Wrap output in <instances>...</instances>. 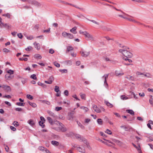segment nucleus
<instances>
[{
  "label": "nucleus",
  "instance_id": "6e6d98bb",
  "mask_svg": "<svg viewBox=\"0 0 153 153\" xmlns=\"http://www.w3.org/2000/svg\"><path fill=\"white\" fill-rule=\"evenodd\" d=\"M3 52H5V53H8L10 52V51L9 50H8L7 48H4L3 49Z\"/></svg>",
  "mask_w": 153,
  "mask_h": 153
},
{
  "label": "nucleus",
  "instance_id": "7ed1b4c3",
  "mask_svg": "<svg viewBox=\"0 0 153 153\" xmlns=\"http://www.w3.org/2000/svg\"><path fill=\"white\" fill-rule=\"evenodd\" d=\"M84 35L85 36V37L86 38V39L87 40H94V38L92 36L88 33L87 31L84 32Z\"/></svg>",
  "mask_w": 153,
  "mask_h": 153
},
{
  "label": "nucleus",
  "instance_id": "b1692460",
  "mask_svg": "<svg viewBox=\"0 0 153 153\" xmlns=\"http://www.w3.org/2000/svg\"><path fill=\"white\" fill-rule=\"evenodd\" d=\"M97 123L100 125L102 124L103 122L101 119H98L97 120Z\"/></svg>",
  "mask_w": 153,
  "mask_h": 153
},
{
  "label": "nucleus",
  "instance_id": "ea45409f",
  "mask_svg": "<svg viewBox=\"0 0 153 153\" xmlns=\"http://www.w3.org/2000/svg\"><path fill=\"white\" fill-rule=\"evenodd\" d=\"M80 95L82 99H85V94H82V93L80 94Z\"/></svg>",
  "mask_w": 153,
  "mask_h": 153
},
{
  "label": "nucleus",
  "instance_id": "39448f33",
  "mask_svg": "<svg viewBox=\"0 0 153 153\" xmlns=\"http://www.w3.org/2000/svg\"><path fill=\"white\" fill-rule=\"evenodd\" d=\"M108 74H105L102 76V78L104 79V85L106 87L108 86V84L106 81V79L108 78Z\"/></svg>",
  "mask_w": 153,
  "mask_h": 153
},
{
  "label": "nucleus",
  "instance_id": "69168bd1",
  "mask_svg": "<svg viewBox=\"0 0 153 153\" xmlns=\"http://www.w3.org/2000/svg\"><path fill=\"white\" fill-rule=\"evenodd\" d=\"M104 59L106 61H109L110 60L109 59L107 56H105L103 57Z\"/></svg>",
  "mask_w": 153,
  "mask_h": 153
},
{
  "label": "nucleus",
  "instance_id": "37998d69",
  "mask_svg": "<svg viewBox=\"0 0 153 153\" xmlns=\"http://www.w3.org/2000/svg\"><path fill=\"white\" fill-rule=\"evenodd\" d=\"M27 97L29 99L33 100V97L30 94H27Z\"/></svg>",
  "mask_w": 153,
  "mask_h": 153
},
{
  "label": "nucleus",
  "instance_id": "774afa93",
  "mask_svg": "<svg viewBox=\"0 0 153 153\" xmlns=\"http://www.w3.org/2000/svg\"><path fill=\"white\" fill-rule=\"evenodd\" d=\"M15 110L17 111H21L22 110V109L21 108H16L15 109Z\"/></svg>",
  "mask_w": 153,
  "mask_h": 153
},
{
  "label": "nucleus",
  "instance_id": "a211bd4d",
  "mask_svg": "<svg viewBox=\"0 0 153 153\" xmlns=\"http://www.w3.org/2000/svg\"><path fill=\"white\" fill-rule=\"evenodd\" d=\"M126 111L127 113H129L133 116L134 115V112L132 110H127Z\"/></svg>",
  "mask_w": 153,
  "mask_h": 153
},
{
  "label": "nucleus",
  "instance_id": "c756f323",
  "mask_svg": "<svg viewBox=\"0 0 153 153\" xmlns=\"http://www.w3.org/2000/svg\"><path fill=\"white\" fill-rule=\"evenodd\" d=\"M126 19L128 20V21H131V22H132L134 23H138L135 20L130 18H127V19Z\"/></svg>",
  "mask_w": 153,
  "mask_h": 153
},
{
  "label": "nucleus",
  "instance_id": "9d476101",
  "mask_svg": "<svg viewBox=\"0 0 153 153\" xmlns=\"http://www.w3.org/2000/svg\"><path fill=\"white\" fill-rule=\"evenodd\" d=\"M93 109L97 113H100V110L99 108H98L96 105H94L93 106Z\"/></svg>",
  "mask_w": 153,
  "mask_h": 153
},
{
  "label": "nucleus",
  "instance_id": "20e7f679",
  "mask_svg": "<svg viewBox=\"0 0 153 153\" xmlns=\"http://www.w3.org/2000/svg\"><path fill=\"white\" fill-rule=\"evenodd\" d=\"M74 111L69 113L68 115V120H73L74 118Z\"/></svg>",
  "mask_w": 153,
  "mask_h": 153
},
{
  "label": "nucleus",
  "instance_id": "5701e85b",
  "mask_svg": "<svg viewBox=\"0 0 153 153\" xmlns=\"http://www.w3.org/2000/svg\"><path fill=\"white\" fill-rule=\"evenodd\" d=\"M143 75H144L145 77L147 78H151V75L149 73H146V74H144L143 73Z\"/></svg>",
  "mask_w": 153,
  "mask_h": 153
},
{
  "label": "nucleus",
  "instance_id": "f03ea898",
  "mask_svg": "<svg viewBox=\"0 0 153 153\" xmlns=\"http://www.w3.org/2000/svg\"><path fill=\"white\" fill-rule=\"evenodd\" d=\"M56 124L57 125L59 126V129L60 130V131L62 132H65L67 130L66 127L62 124L61 123H60L58 121H56Z\"/></svg>",
  "mask_w": 153,
  "mask_h": 153
},
{
  "label": "nucleus",
  "instance_id": "f704fd0d",
  "mask_svg": "<svg viewBox=\"0 0 153 153\" xmlns=\"http://www.w3.org/2000/svg\"><path fill=\"white\" fill-rule=\"evenodd\" d=\"M120 47L122 48H123V49H120V50H128L129 49V48L128 47H127L126 46H120Z\"/></svg>",
  "mask_w": 153,
  "mask_h": 153
},
{
  "label": "nucleus",
  "instance_id": "e2e57ef3",
  "mask_svg": "<svg viewBox=\"0 0 153 153\" xmlns=\"http://www.w3.org/2000/svg\"><path fill=\"white\" fill-rule=\"evenodd\" d=\"M3 98H6L8 99H10L11 98V97L10 95H5L3 97Z\"/></svg>",
  "mask_w": 153,
  "mask_h": 153
},
{
  "label": "nucleus",
  "instance_id": "603ef678",
  "mask_svg": "<svg viewBox=\"0 0 153 153\" xmlns=\"http://www.w3.org/2000/svg\"><path fill=\"white\" fill-rule=\"evenodd\" d=\"M54 64L56 67L57 68H59L60 66V64L56 62H54Z\"/></svg>",
  "mask_w": 153,
  "mask_h": 153
},
{
  "label": "nucleus",
  "instance_id": "f3484780",
  "mask_svg": "<svg viewBox=\"0 0 153 153\" xmlns=\"http://www.w3.org/2000/svg\"><path fill=\"white\" fill-rule=\"evenodd\" d=\"M27 123L31 126H33L35 124L34 121L31 119L28 120Z\"/></svg>",
  "mask_w": 153,
  "mask_h": 153
},
{
  "label": "nucleus",
  "instance_id": "bf43d9fd",
  "mask_svg": "<svg viewBox=\"0 0 153 153\" xmlns=\"http://www.w3.org/2000/svg\"><path fill=\"white\" fill-rule=\"evenodd\" d=\"M62 107H56L55 108V110L58 111L62 109Z\"/></svg>",
  "mask_w": 153,
  "mask_h": 153
},
{
  "label": "nucleus",
  "instance_id": "aec40b11",
  "mask_svg": "<svg viewBox=\"0 0 153 153\" xmlns=\"http://www.w3.org/2000/svg\"><path fill=\"white\" fill-rule=\"evenodd\" d=\"M51 143L53 145L56 146H57L59 144V143L58 142L55 141V140H53L51 141Z\"/></svg>",
  "mask_w": 153,
  "mask_h": 153
},
{
  "label": "nucleus",
  "instance_id": "4468645a",
  "mask_svg": "<svg viewBox=\"0 0 153 153\" xmlns=\"http://www.w3.org/2000/svg\"><path fill=\"white\" fill-rule=\"evenodd\" d=\"M76 27L75 26L73 27L72 29H71L70 31L74 34H76L77 33L76 31Z\"/></svg>",
  "mask_w": 153,
  "mask_h": 153
},
{
  "label": "nucleus",
  "instance_id": "7c9ffc66",
  "mask_svg": "<svg viewBox=\"0 0 153 153\" xmlns=\"http://www.w3.org/2000/svg\"><path fill=\"white\" fill-rule=\"evenodd\" d=\"M98 140L99 141L102 142V143H103L104 144H105V145H107V146H111V145L110 144H108L106 142H104V141H102V140H101V139H99Z\"/></svg>",
  "mask_w": 153,
  "mask_h": 153
},
{
  "label": "nucleus",
  "instance_id": "4d7b16f0",
  "mask_svg": "<svg viewBox=\"0 0 153 153\" xmlns=\"http://www.w3.org/2000/svg\"><path fill=\"white\" fill-rule=\"evenodd\" d=\"M51 28H49L48 30H44L43 32L44 33H49L50 32Z\"/></svg>",
  "mask_w": 153,
  "mask_h": 153
},
{
  "label": "nucleus",
  "instance_id": "a878e982",
  "mask_svg": "<svg viewBox=\"0 0 153 153\" xmlns=\"http://www.w3.org/2000/svg\"><path fill=\"white\" fill-rule=\"evenodd\" d=\"M115 74L116 76H121L123 75L124 74L123 73H121L120 72H119L118 71H115Z\"/></svg>",
  "mask_w": 153,
  "mask_h": 153
},
{
  "label": "nucleus",
  "instance_id": "052dcab7",
  "mask_svg": "<svg viewBox=\"0 0 153 153\" xmlns=\"http://www.w3.org/2000/svg\"><path fill=\"white\" fill-rule=\"evenodd\" d=\"M17 36L20 39H22L23 37V36L22 34L21 33H18L17 34Z\"/></svg>",
  "mask_w": 153,
  "mask_h": 153
},
{
  "label": "nucleus",
  "instance_id": "c85d7f7f",
  "mask_svg": "<svg viewBox=\"0 0 153 153\" xmlns=\"http://www.w3.org/2000/svg\"><path fill=\"white\" fill-rule=\"evenodd\" d=\"M2 15V16H4L6 17L9 19L10 18V16H11L10 14H9V13L4 14H3Z\"/></svg>",
  "mask_w": 153,
  "mask_h": 153
},
{
  "label": "nucleus",
  "instance_id": "8fccbe9b",
  "mask_svg": "<svg viewBox=\"0 0 153 153\" xmlns=\"http://www.w3.org/2000/svg\"><path fill=\"white\" fill-rule=\"evenodd\" d=\"M13 124L15 126L17 127L19 125V124L18 122L16 121H14L13 123Z\"/></svg>",
  "mask_w": 153,
  "mask_h": 153
},
{
  "label": "nucleus",
  "instance_id": "2eb2a0df",
  "mask_svg": "<svg viewBox=\"0 0 153 153\" xmlns=\"http://www.w3.org/2000/svg\"><path fill=\"white\" fill-rule=\"evenodd\" d=\"M28 102L29 104L33 108H36L37 107V105L34 102H30L29 101H28Z\"/></svg>",
  "mask_w": 153,
  "mask_h": 153
},
{
  "label": "nucleus",
  "instance_id": "49530a36",
  "mask_svg": "<svg viewBox=\"0 0 153 153\" xmlns=\"http://www.w3.org/2000/svg\"><path fill=\"white\" fill-rule=\"evenodd\" d=\"M46 148L44 147L40 146L39 147V149L41 151H45Z\"/></svg>",
  "mask_w": 153,
  "mask_h": 153
},
{
  "label": "nucleus",
  "instance_id": "ddd939ff",
  "mask_svg": "<svg viewBox=\"0 0 153 153\" xmlns=\"http://www.w3.org/2000/svg\"><path fill=\"white\" fill-rule=\"evenodd\" d=\"M47 120L51 125H52L54 123L52 119L50 117H48L47 118Z\"/></svg>",
  "mask_w": 153,
  "mask_h": 153
},
{
  "label": "nucleus",
  "instance_id": "5fc2aeb1",
  "mask_svg": "<svg viewBox=\"0 0 153 153\" xmlns=\"http://www.w3.org/2000/svg\"><path fill=\"white\" fill-rule=\"evenodd\" d=\"M105 132L110 135L112 133L111 131L108 129H107Z\"/></svg>",
  "mask_w": 153,
  "mask_h": 153
},
{
  "label": "nucleus",
  "instance_id": "473e14b6",
  "mask_svg": "<svg viewBox=\"0 0 153 153\" xmlns=\"http://www.w3.org/2000/svg\"><path fill=\"white\" fill-rule=\"evenodd\" d=\"M105 103L107 106H109L110 108L113 107L112 105L108 101L105 102Z\"/></svg>",
  "mask_w": 153,
  "mask_h": 153
},
{
  "label": "nucleus",
  "instance_id": "6ab92c4d",
  "mask_svg": "<svg viewBox=\"0 0 153 153\" xmlns=\"http://www.w3.org/2000/svg\"><path fill=\"white\" fill-rule=\"evenodd\" d=\"M34 57L36 59H41L42 58V57L39 54H36L35 55Z\"/></svg>",
  "mask_w": 153,
  "mask_h": 153
},
{
  "label": "nucleus",
  "instance_id": "3c124183",
  "mask_svg": "<svg viewBox=\"0 0 153 153\" xmlns=\"http://www.w3.org/2000/svg\"><path fill=\"white\" fill-rule=\"evenodd\" d=\"M49 80L52 83L54 80V78L53 76H51L49 78Z\"/></svg>",
  "mask_w": 153,
  "mask_h": 153
},
{
  "label": "nucleus",
  "instance_id": "a19ab883",
  "mask_svg": "<svg viewBox=\"0 0 153 153\" xmlns=\"http://www.w3.org/2000/svg\"><path fill=\"white\" fill-rule=\"evenodd\" d=\"M25 104V103H21L20 102H18L16 103V105L19 106H24Z\"/></svg>",
  "mask_w": 153,
  "mask_h": 153
},
{
  "label": "nucleus",
  "instance_id": "e433bc0d",
  "mask_svg": "<svg viewBox=\"0 0 153 153\" xmlns=\"http://www.w3.org/2000/svg\"><path fill=\"white\" fill-rule=\"evenodd\" d=\"M68 33H67L65 32H64L62 33V36L64 37H67L68 34Z\"/></svg>",
  "mask_w": 153,
  "mask_h": 153
},
{
  "label": "nucleus",
  "instance_id": "4c0bfd02",
  "mask_svg": "<svg viewBox=\"0 0 153 153\" xmlns=\"http://www.w3.org/2000/svg\"><path fill=\"white\" fill-rule=\"evenodd\" d=\"M67 37L70 39H73L74 38V36L72 34L68 33Z\"/></svg>",
  "mask_w": 153,
  "mask_h": 153
},
{
  "label": "nucleus",
  "instance_id": "79ce46f5",
  "mask_svg": "<svg viewBox=\"0 0 153 153\" xmlns=\"http://www.w3.org/2000/svg\"><path fill=\"white\" fill-rule=\"evenodd\" d=\"M7 72L8 74L11 75L14 73V71L11 69L8 70Z\"/></svg>",
  "mask_w": 153,
  "mask_h": 153
},
{
  "label": "nucleus",
  "instance_id": "72a5a7b5",
  "mask_svg": "<svg viewBox=\"0 0 153 153\" xmlns=\"http://www.w3.org/2000/svg\"><path fill=\"white\" fill-rule=\"evenodd\" d=\"M39 125L42 127V128H43L45 127V125L44 124L43 122H42L41 121H40L39 122Z\"/></svg>",
  "mask_w": 153,
  "mask_h": 153
},
{
  "label": "nucleus",
  "instance_id": "0eeeda50",
  "mask_svg": "<svg viewBox=\"0 0 153 153\" xmlns=\"http://www.w3.org/2000/svg\"><path fill=\"white\" fill-rule=\"evenodd\" d=\"M2 88L6 90L7 92L10 91L11 89L10 87L9 86L3 85L2 86Z\"/></svg>",
  "mask_w": 153,
  "mask_h": 153
},
{
  "label": "nucleus",
  "instance_id": "cd10ccee",
  "mask_svg": "<svg viewBox=\"0 0 153 153\" xmlns=\"http://www.w3.org/2000/svg\"><path fill=\"white\" fill-rule=\"evenodd\" d=\"M126 78L129 80H134V78L133 76H126Z\"/></svg>",
  "mask_w": 153,
  "mask_h": 153
},
{
  "label": "nucleus",
  "instance_id": "9b49d317",
  "mask_svg": "<svg viewBox=\"0 0 153 153\" xmlns=\"http://www.w3.org/2000/svg\"><path fill=\"white\" fill-rule=\"evenodd\" d=\"M33 45H34L35 48H36L37 50H39L40 49V47L39 44V43H37L36 42L34 43Z\"/></svg>",
  "mask_w": 153,
  "mask_h": 153
},
{
  "label": "nucleus",
  "instance_id": "09e8293b",
  "mask_svg": "<svg viewBox=\"0 0 153 153\" xmlns=\"http://www.w3.org/2000/svg\"><path fill=\"white\" fill-rule=\"evenodd\" d=\"M65 63L68 65H71L72 64V62L70 60L66 61Z\"/></svg>",
  "mask_w": 153,
  "mask_h": 153
},
{
  "label": "nucleus",
  "instance_id": "0e129e2a",
  "mask_svg": "<svg viewBox=\"0 0 153 153\" xmlns=\"http://www.w3.org/2000/svg\"><path fill=\"white\" fill-rule=\"evenodd\" d=\"M64 94L65 96H68V91L67 90H65L64 91Z\"/></svg>",
  "mask_w": 153,
  "mask_h": 153
},
{
  "label": "nucleus",
  "instance_id": "393cba45",
  "mask_svg": "<svg viewBox=\"0 0 153 153\" xmlns=\"http://www.w3.org/2000/svg\"><path fill=\"white\" fill-rule=\"evenodd\" d=\"M2 27H3L6 28L7 29H9L10 27V25H9L7 24H4L3 23V24H2Z\"/></svg>",
  "mask_w": 153,
  "mask_h": 153
},
{
  "label": "nucleus",
  "instance_id": "a18cd8bd",
  "mask_svg": "<svg viewBox=\"0 0 153 153\" xmlns=\"http://www.w3.org/2000/svg\"><path fill=\"white\" fill-rule=\"evenodd\" d=\"M78 125L82 129H84L85 127L83 125H82L80 123L77 122Z\"/></svg>",
  "mask_w": 153,
  "mask_h": 153
},
{
  "label": "nucleus",
  "instance_id": "1a4fd4ad",
  "mask_svg": "<svg viewBox=\"0 0 153 153\" xmlns=\"http://www.w3.org/2000/svg\"><path fill=\"white\" fill-rule=\"evenodd\" d=\"M29 3L31 4H36L39 5V3L35 1H32L31 0H27V1Z\"/></svg>",
  "mask_w": 153,
  "mask_h": 153
},
{
  "label": "nucleus",
  "instance_id": "864d4df0",
  "mask_svg": "<svg viewBox=\"0 0 153 153\" xmlns=\"http://www.w3.org/2000/svg\"><path fill=\"white\" fill-rule=\"evenodd\" d=\"M48 113L50 115L52 116L53 117H55V114L51 111H49L48 112Z\"/></svg>",
  "mask_w": 153,
  "mask_h": 153
},
{
  "label": "nucleus",
  "instance_id": "2f4dec72",
  "mask_svg": "<svg viewBox=\"0 0 153 153\" xmlns=\"http://www.w3.org/2000/svg\"><path fill=\"white\" fill-rule=\"evenodd\" d=\"M86 19L89 21H91V22H93V23H94L97 25H99V22H97L96 21H95L94 20H90L88 19H87V18H86Z\"/></svg>",
  "mask_w": 153,
  "mask_h": 153
},
{
  "label": "nucleus",
  "instance_id": "bb28decb",
  "mask_svg": "<svg viewBox=\"0 0 153 153\" xmlns=\"http://www.w3.org/2000/svg\"><path fill=\"white\" fill-rule=\"evenodd\" d=\"M74 49V48L72 46H68L67 47V52H69L73 50Z\"/></svg>",
  "mask_w": 153,
  "mask_h": 153
},
{
  "label": "nucleus",
  "instance_id": "de8ad7c7",
  "mask_svg": "<svg viewBox=\"0 0 153 153\" xmlns=\"http://www.w3.org/2000/svg\"><path fill=\"white\" fill-rule=\"evenodd\" d=\"M121 98L123 100H126L128 99V98L125 95H122L121 96Z\"/></svg>",
  "mask_w": 153,
  "mask_h": 153
},
{
  "label": "nucleus",
  "instance_id": "338daca9",
  "mask_svg": "<svg viewBox=\"0 0 153 153\" xmlns=\"http://www.w3.org/2000/svg\"><path fill=\"white\" fill-rule=\"evenodd\" d=\"M54 52V51L52 49H51L49 50V53H50L53 54Z\"/></svg>",
  "mask_w": 153,
  "mask_h": 153
},
{
  "label": "nucleus",
  "instance_id": "6e6552de",
  "mask_svg": "<svg viewBox=\"0 0 153 153\" xmlns=\"http://www.w3.org/2000/svg\"><path fill=\"white\" fill-rule=\"evenodd\" d=\"M14 77L13 76H11V75L9 74H6L5 76V79L7 80H10L12 79Z\"/></svg>",
  "mask_w": 153,
  "mask_h": 153
},
{
  "label": "nucleus",
  "instance_id": "13d9d810",
  "mask_svg": "<svg viewBox=\"0 0 153 153\" xmlns=\"http://www.w3.org/2000/svg\"><path fill=\"white\" fill-rule=\"evenodd\" d=\"M59 91V87L58 86H56L55 87V91L58 92Z\"/></svg>",
  "mask_w": 153,
  "mask_h": 153
},
{
  "label": "nucleus",
  "instance_id": "412c9836",
  "mask_svg": "<svg viewBox=\"0 0 153 153\" xmlns=\"http://www.w3.org/2000/svg\"><path fill=\"white\" fill-rule=\"evenodd\" d=\"M80 108L83 109L85 112H86L88 110V109L87 108L83 106L81 107Z\"/></svg>",
  "mask_w": 153,
  "mask_h": 153
},
{
  "label": "nucleus",
  "instance_id": "680f3d73",
  "mask_svg": "<svg viewBox=\"0 0 153 153\" xmlns=\"http://www.w3.org/2000/svg\"><path fill=\"white\" fill-rule=\"evenodd\" d=\"M10 128L12 130H13V131H16V128L14 127L13 126H10Z\"/></svg>",
  "mask_w": 153,
  "mask_h": 153
},
{
  "label": "nucleus",
  "instance_id": "c03bdc74",
  "mask_svg": "<svg viewBox=\"0 0 153 153\" xmlns=\"http://www.w3.org/2000/svg\"><path fill=\"white\" fill-rule=\"evenodd\" d=\"M30 77L34 80H36L37 79L36 75L35 74H33L31 75Z\"/></svg>",
  "mask_w": 153,
  "mask_h": 153
},
{
  "label": "nucleus",
  "instance_id": "dca6fc26",
  "mask_svg": "<svg viewBox=\"0 0 153 153\" xmlns=\"http://www.w3.org/2000/svg\"><path fill=\"white\" fill-rule=\"evenodd\" d=\"M113 141L114 142H115L116 143H117L118 145L121 146L122 144V143L121 141H120L114 139L113 140Z\"/></svg>",
  "mask_w": 153,
  "mask_h": 153
},
{
  "label": "nucleus",
  "instance_id": "f8f14e48",
  "mask_svg": "<svg viewBox=\"0 0 153 153\" xmlns=\"http://www.w3.org/2000/svg\"><path fill=\"white\" fill-rule=\"evenodd\" d=\"M121 128H123L126 131H130L131 128H129L128 127L126 126L125 125H122L120 126Z\"/></svg>",
  "mask_w": 153,
  "mask_h": 153
},
{
  "label": "nucleus",
  "instance_id": "f257e3e1",
  "mask_svg": "<svg viewBox=\"0 0 153 153\" xmlns=\"http://www.w3.org/2000/svg\"><path fill=\"white\" fill-rule=\"evenodd\" d=\"M119 52L122 53L123 56L128 58H130L133 56L132 54L128 50H119Z\"/></svg>",
  "mask_w": 153,
  "mask_h": 153
},
{
  "label": "nucleus",
  "instance_id": "4be33fe9",
  "mask_svg": "<svg viewBox=\"0 0 153 153\" xmlns=\"http://www.w3.org/2000/svg\"><path fill=\"white\" fill-rule=\"evenodd\" d=\"M77 149L79 152H81L84 153L85 152V151L84 149H82L80 147H78L77 148Z\"/></svg>",
  "mask_w": 153,
  "mask_h": 153
},
{
  "label": "nucleus",
  "instance_id": "423d86ee",
  "mask_svg": "<svg viewBox=\"0 0 153 153\" xmlns=\"http://www.w3.org/2000/svg\"><path fill=\"white\" fill-rule=\"evenodd\" d=\"M80 53L82 56L86 57L89 55L90 52L81 51H80Z\"/></svg>",
  "mask_w": 153,
  "mask_h": 153
},
{
  "label": "nucleus",
  "instance_id": "c9c22d12",
  "mask_svg": "<svg viewBox=\"0 0 153 153\" xmlns=\"http://www.w3.org/2000/svg\"><path fill=\"white\" fill-rule=\"evenodd\" d=\"M59 71L62 73H67L68 72L67 70L66 69H59Z\"/></svg>",
  "mask_w": 153,
  "mask_h": 153
},
{
  "label": "nucleus",
  "instance_id": "58836bf2",
  "mask_svg": "<svg viewBox=\"0 0 153 153\" xmlns=\"http://www.w3.org/2000/svg\"><path fill=\"white\" fill-rule=\"evenodd\" d=\"M33 49V48L31 46H28L27 48L25 49V50L27 51H29Z\"/></svg>",
  "mask_w": 153,
  "mask_h": 153
}]
</instances>
